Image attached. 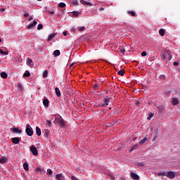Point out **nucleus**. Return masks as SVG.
<instances>
[{"mask_svg":"<svg viewBox=\"0 0 180 180\" xmlns=\"http://www.w3.org/2000/svg\"><path fill=\"white\" fill-rule=\"evenodd\" d=\"M160 56L165 63H168L170 60H172V54H171V51L168 50H163L160 53Z\"/></svg>","mask_w":180,"mask_h":180,"instance_id":"f257e3e1","label":"nucleus"},{"mask_svg":"<svg viewBox=\"0 0 180 180\" xmlns=\"http://www.w3.org/2000/svg\"><path fill=\"white\" fill-rule=\"evenodd\" d=\"M25 131H26L27 136H29L30 137H32V136H33V129L32 128L30 124H27L26 125Z\"/></svg>","mask_w":180,"mask_h":180,"instance_id":"f03ea898","label":"nucleus"},{"mask_svg":"<svg viewBox=\"0 0 180 180\" xmlns=\"http://www.w3.org/2000/svg\"><path fill=\"white\" fill-rule=\"evenodd\" d=\"M55 122L57 123L60 127H64V126H65V122L64 120H61L58 117L55 118Z\"/></svg>","mask_w":180,"mask_h":180,"instance_id":"7ed1b4c3","label":"nucleus"},{"mask_svg":"<svg viewBox=\"0 0 180 180\" xmlns=\"http://www.w3.org/2000/svg\"><path fill=\"white\" fill-rule=\"evenodd\" d=\"M166 176H167V178H169V179H174V178H175V176H176L175 172H172V171L167 172L166 173Z\"/></svg>","mask_w":180,"mask_h":180,"instance_id":"20e7f679","label":"nucleus"},{"mask_svg":"<svg viewBox=\"0 0 180 180\" xmlns=\"http://www.w3.org/2000/svg\"><path fill=\"white\" fill-rule=\"evenodd\" d=\"M30 151L33 154V155H38L39 152L37 151V148L34 146H30Z\"/></svg>","mask_w":180,"mask_h":180,"instance_id":"39448f33","label":"nucleus"},{"mask_svg":"<svg viewBox=\"0 0 180 180\" xmlns=\"http://www.w3.org/2000/svg\"><path fill=\"white\" fill-rule=\"evenodd\" d=\"M110 101V98L106 96L104 97V104H101V106H108L109 105V101Z\"/></svg>","mask_w":180,"mask_h":180,"instance_id":"423d86ee","label":"nucleus"},{"mask_svg":"<svg viewBox=\"0 0 180 180\" xmlns=\"http://www.w3.org/2000/svg\"><path fill=\"white\" fill-rule=\"evenodd\" d=\"M11 131H13V133H15L16 134H22V130L19 129L18 128L13 127L10 129Z\"/></svg>","mask_w":180,"mask_h":180,"instance_id":"0eeeda50","label":"nucleus"},{"mask_svg":"<svg viewBox=\"0 0 180 180\" xmlns=\"http://www.w3.org/2000/svg\"><path fill=\"white\" fill-rule=\"evenodd\" d=\"M56 180H65V177L63 176V174H58L56 175Z\"/></svg>","mask_w":180,"mask_h":180,"instance_id":"6e6552de","label":"nucleus"},{"mask_svg":"<svg viewBox=\"0 0 180 180\" xmlns=\"http://www.w3.org/2000/svg\"><path fill=\"white\" fill-rule=\"evenodd\" d=\"M131 178L136 180L140 179V176L134 172H131Z\"/></svg>","mask_w":180,"mask_h":180,"instance_id":"1a4fd4ad","label":"nucleus"},{"mask_svg":"<svg viewBox=\"0 0 180 180\" xmlns=\"http://www.w3.org/2000/svg\"><path fill=\"white\" fill-rule=\"evenodd\" d=\"M172 103L174 106H175L179 103V100L176 98H173L172 99Z\"/></svg>","mask_w":180,"mask_h":180,"instance_id":"9d476101","label":"nucleus"},{"mask_svg":"<svg viewBox=\"0 0 180 180\" xmlns=\"http://www.w3.org/2000/svg\"><path fill=\"white\" fill-rule=\"evenodd\" d=\"M20 142V139L19 137H15L12 139V143H13V144H19Z\"/></svg>","mask_w":180,"mask_h":180,"instance_id":"9b49d317","label":"nucleus"},{"mask_svg":"<svg viewBox=\"0 0 180 180\" xmlns=\"http://www.w3.org/2000/svg\"><path fill=\"white\" fill-rule=\"evenodd\" d=\"M36 25H37V21H34L32 24H30L28 27L27 29L29 30H30V29H33V27H34V26H36Z\"/></svg>","mask_w":180,"mask_h":180,"instance_id":"f8f14e48","label":"nucleus"},{"mask_svg":"<svg viewBox=\"0 0 180 180\" xmlns=\"http://www.w3.org/2000/svg\"><path fill=\"white\" fill-rule=\"evenodd\" d=\"M80 2L82 5H89V6H92V4H91V2L85 1L84 0H81Z\"/></svg>","mask_w":180,"mask_h":180,"instance_id":"ddd939ff","label":"nucleus"},{"mask_svg":"<svg viewBox=\"0 0 180 180\" xmlns=\"http://www.w3.org/2000/svg\"><path fill=\"white\" fill-rule=\"evenodd\" d=\"M54 37H56V33L51 34L48 37V41H51Z\"/></svg>","mask_w":180,"mask_h":180,"instance_id":"4468645a","label":"nucleus"},{"mask_svg":"<svg viewBox=\"0 0 180 180\" xmlns=\"http://www.w3.org/2000/svg\"><path fill=\"white\" fill-rule=\"evenodd\" d=\"M146 141H148V139L147 138H143L142 140H141L139 143V146H143Z\"/></svg>","mask_w":180,"mask_h":180,"instance_id":"2eb2a0df","label":"nucleus"},{"mask_svg":"<svg viewBox=\"0 0 180 180\" xmlns=\"http://www.w3.org/2000/svg\"><path fill=\"white\" fill-rule=\"evenodd\" d=\"M27 65H30V67H32V65H33V60L30 58H27Z\"/></svg>","mask_w":180,"mask_h":180,"instance_id":"dca6fc26","label":"nucleus"},{"mask_svg":"<svg viewBox=\"0 0 180 180\" xmlns=\"http://www.w3.org/2000/svg\"><path fill=\"white\" fill-rule=\"evenodd\" d=\"M55 91L57 96H61V91H60V89H58V87H56Z\"/></svg>","mask_w":180,"mask_h":180,"instance_id":"f3484780","label":"nucleus"},{"mask_svg":"<svg viewBox=\"0 0 180 180\" xmlns=\"http://www.w3.org/2000/svg\"><path fill=\"white\" fill-rule=\"evenodd\" d=\"M36 133L37 136H41V129L39 127H36Z\"/></svg>","mask_w":180,"mask_h":180,"instance_id":"a211bd4d","label":"nucleus"},{"mask_svg":"<svg viewBox=\"0 0 180 180\" xmlns=\"http://www.w3.org/2000/svg\"><path fill=\"white\" fill-rule=\"evenodd\" d=\"M7 161H8V158L6 157H3L0 160V164H5V162H6Z\"/></svg>","mask_w":180,"mask_h":180,"instance_id":"6ab92c4d","label":"nucleus"},{"mask_svg":"<svg viewBox=\"0 0 180 180\" xmlns=\"http://www.w3.org/2000/svg\"><path fill=\"white\" fill-rule=\"evenodd\" d=\"M43 103L45 108H49V99H44Z\"/></svg>","mask_w":180,"mask_h":180,"instance_id":"aec40b11","label":"nucleus"},{"mask_svg":"<svg viewBox=\"0 0 180 180\" xmlns=\"http://www.w3.org/2000/svg\"><path fill=\"white\" fill-rule=\"evenodd\" d=\"M47 175L51 178V176H53V170H51V169H47Z\"/></svg>","mask_w":180,"mask_h":180,"instance_id":"412c9836","label":"nucleus"},{"mask_svg":"<svg viewBox=\"0 0 180 180\" xmlns=\"http://www.w3.org/2000/svg\"><path fill=\"white\" fill-rule=\"evenodd\" d=\"M60 50H56L53 51L54 57H58V56H60Z\"/></svg>","mask_w":180,"mask_h":180,"instance_id":"4be33fe9","label":"nucleus"},{"mask_svg":"<svg viewBox=\"0 0 180 180\" xmlns=\"http://www.w3.org/2000/svg\"><path fill=\"white\" fill-rule=\"evenodd\" d=\"M23 168L25 171H29V165L27 164V162H25L23 164Z\"/></svg>","mask_w":180,"mask_h":180,"instance_id":"5701e85b","label":"nucleus"},{"mask_svg":"<svg viewBox=\"0 0 180 180\" xmlns=\"http://www.w3.org/2000/svg\"><path fill=\"white\" fill-rule=\"evenodd\" d=\"M159 34H160V36H165V30L164 29H160L159 30Z\"/></svg>","mask_w":180,"mask_h":180,"instance_id":"b1692460","label":"nucleus"},{"mask_svg":"<svg viewBox=\"0 0 180 180\" xmlns=\"http://www.w3.org/2000/svg\"><path fill=\"white\" fill-rule=\"evenodd\" d=\"M1 78H8V74L5 72H3L1 73Z\"/></svg>","mask_w":180,"mask_h":180,"instance_id":"393cba45","label":"nucleus"},{"mask_svg":"<svg viewBox=\"0 0 180 180\" xmlns=\"http://www.w3.org/2000/svg\"><path fill=\"white\" fill-rule=\"evenodd\" d=\"M77 30L78 32H84L85 30V26L78 27Z\"/></svg>","mask_w":180,"mask_h":180,"instance_id":"a878e982","label":"nucleus"},{"mask_svg":"<svg viewBox=\"0 0 180 180\" xmlns=\"http://www.w3.org/2000/svg\"><path fill=\"white\" fill-rule=\"evenodd\" d=\"M158 176H167V173L165 172L158 173Z\"/></svg>","mask_w":180,"mask_h":180,"instance_id":"bb28decb","label":"nucleus"},{"mask_svg":"<svg viewBox=\"0 0 180 180\" xmlns=\"http://www.w3.org/2000/svg\"><path fill=\"white\" fill-rule=\"evenodd\" d=\"M49 75V71L47 70H45L44 72H43V78H47V76Z\"/></svg>","mask_w":180,"mask_h":180,"instance_id":"cd10ccee","label":"nucleus"},{"mask_svg":"<svg viewBox=\"0 0 180 180\" xmlns=\"http://www.w3.org/2000/svg\"><path fill=\"white\" fill-rule=\"evenodd\" d=\"M0 54H3L4 56H8V51H4V50L0 49Z\"/></svg>","mask_w":180,"mask_h":180,"instance_id":"c85d7f7f","label":"nucleus"},{"mask_svg":"<svg viewBox=\"0 0 180 180\" xmlns=\"http://www.w3.org/2000/svg\"><path fill=\"white\" fill-rule=\"evenodd\" d=\"M118 75H120L121 77H123L124 75V70H120L117 72Z\"/></svg>","mask_w":180,"mask_h":180,"instance_id":"c756f323","label":"nucleus"},{"mask_svg":"<svg viewBox=\"0 0 180 180\" xmlns=\"http://www.w3.org/2000/svg\"><path fill=\"white\" fill-rule=\"evenodd\" d=\"M59 8H65V4L63 2H61L58 4Z\"/></svg>","mask_w":180,"mask_h":180,"instance_id":"7c9ffc66","label":"nucleus"},{"mask_svg":"<svg viewBox=\"0 0 180 180\" xmlns=\"http://www.w3.org/2000/svg\"><path fill=\"white\" fill-rule=\"evenodd\" d=\"M24 76H25V77H30V72L26 71V72L24 73Z\"/></svg>","mask_w":180,"mask_h":180,"instance_id":"2f4dec72","label":"nucleus"},{"mask_svg":"<svg viewBox=\"0 0 180 180\" xmlns=\"http://www.w3.org/2000/svg\"><path fill=\"white\" fill-rule=\"evenodd\" d=\"M43 29V24L38 25L37 30H41Z\"/></svg>","mask_w":180,"mask_h":180,"instance_id":"473e14b6","label":"nucleus"},{"mask_svg":"<svg viewBox=\"0 0 180 180\" xmlns=\"http://www.w3.org/2000/svg\"><path fill=\"white\" fill-rule=\"evenodd\" d=\"M153 116H154V114H153V113H149V115H148V120H150L151 119V117H153Z\"/></svg>","mask_w":180,"mask_h":180,"instance_id":"72a5a7b5","label":"nucleus"},{"mask_svg":"<svg viewBox=\"0 0 180 180\" xmlns=\"http://www.w3.org/2000/svg\"><path fill=\"white\" fill-rule=\"evenodd\" d=\"M46 126H51V121L46 120Z\"/></svg>","mask_w":180,"mask_h":180,"instance_id":"f704fd0d","label":"nucleus"},{"mask_svg":"<svg viewBox=\"0 0 180 180\" xmlns=\"http://www.w3.org/2000/svg\"><path fill=\"white\" fill-rule=\"evenodd\" d=\"M141 56H142V57H146V56H147V52L143 51V52L141 53Z\"/></svg>","mask_w":180,"mask_h":180,"instance_id":"c9c22d12","label":"nucleus"},{"mask_svg":"<svg viewBox=\"0 0 180 180\" xmlns=\"http://www.w3.org/2000/svg\"><path fill=\"white\" fill-rule=\"evenodd\" d=\"M18 88H19V89H20V91H22V90H23V86H22L21 84H18Z\"/></svg>","mask_w":180,"mask_h":180,"instance_id":"e433bc0d","label":"nucleus"},{"mask_svg":"<svg viewBox=\"0 0 180 180\" xmlns=\"http://www.w3.org/2000/svg\"><path fill=\"white\" fill-rule=\"evenodd\" d=\"M129 13H131V16H136V13H134V11H129Z\"/></svg>","mask_w":180,"mask_h":180,"instance_id":"4c0bfd02","label":"nucleus"},{"mask_svg":"<svg viewBox=\"0 0 180 180\" xmlns=\"http://www.w3.org/2000/svg\"><path fill=\"white\" fill-rule=\"evenodd\" d=\"M66 94H67V95H69V96H71V95H72V92H71L70 91H67Z\"/></svg>","mask_w":180,"mask_h":180,"instance_id":"58836bf2","label":"nucleus"},{"mask_svg":"<svg viewBox=\"0 0 180 180\" xmlns=\"http://www.w3.org/2000/svg\"><path fill=\"white\" fill-rule=\"evenodd\" d=\"M72 4L73 5H78V1L77 0H73Z\"/></svg>","mask_w":180,"mask_h":180,"instance_id":"ea45409f","label":"nucleus"},{"mask_svg":"<svg viewBox=\"0 0 180 180\" xmlns=\"http://www.w3.org/2000/svg\"><path fill=\"white\" fill-rule=\"evenodd\" d=\"M44 136L46 137H49V131H46L45 134H44Z\"/></svg>","mask_w":180,"mask_h":180,"instance_id":"a19ab883","label":"nucleus"},{"mask_svg":"<svg viewBox=\"0 0 180 180\" xmlns=\"http://www.w3.org/2000/svg\"><path fill=\"white\" fill-rule=\"evenodd\" d=\"M24 16L25 18H27V16H29V13H25Z\"/></svg>","mask_w":180,"mask_h":180,"instance_id":"79ce46f5","label":"nucleus"},{"mask_svg":"<svg viewBox=\"0 0 180 180\" xmlns=\"http://www.w3.org/2000/svg\"><path fill=\"white\" fill-rule=\"evenodd\" d=\"M174 65L178 66L179 65V63L178 62H174Z\"/></svg>","mask_w":180,"mask_h":180,"instance_id":"37998d69","label":"nucleus"},{"mask_svg":"<svg viewBox=\"0 0 180 180\" xmlns=\"http://www.w3.org/2000/svg\"><path fill=\"white\" fill-rule=\"evenodd\" d=\"M157 140V136H155L153 139L152 141H155Z\"/></svg>","mask_w":180,"mask_h":180,"instance_id":"c03bdc74","label":"nucleus"},{"mask_svg":"<svg viewBox=\"0 0 180 180\" xmlns=\"http://www.w3.org/2000/svg\"><path fill=\"white\" fill-rule=\"evenodd\" d=\"M139 165L141 166V167H143L144 164H143V162H141V163H139Z\"/></svg>","mask_w":180,"mask_h":180,"instance_id":"a18cd8bd","label":"nucleus"},{"mask_svg":"<svg viewBox=\"0 0 180 180\" xmlns=\"http://www.w3.org/2000/svg\"><path fill=\"white\" fill-rule=\"evenodd\" d=\"M94 89H96V88H98V84H94Z\"/></svg>","mask_w":180,"mask_h":180,"instance_id":"49530a36","label":"nucleus"},{"mask_svg":"<svg viewBox=\"0 0 180 180\" xmlns=\"http://www.w3.org/2000/svg\"><path fill=\"white\" fill-rule=\"evenodd\" d=\"M139 105H140V101H136V106H139Z\"/></svg>","mask_w":180,"mask_h":180,"instance_id":"de8ad7c7","label":"nucleus"},{"mask_svg":"<svg viewBox=\"0 0 180 180\" xmlns=\"http://www.w3.org/2000/svg\"><path fill=\"white\" fill-rule=\"evenodd\" d=\"M68 33L66 31L63 32V36H67Z\"/></svg>","mask_w":180,"mask_h":180,"instance_id":"09e8293b","label":"nucleus"},{"mask_svg":"<svg viewBox=\"0 0 180 180\" xmlns=\"http://www.w3.org/2000/svg\"><path fill=\"white\" fill-rule=\"evenodd\" d=\"M49 13H50V15H54L53 11H49Z\"/></svg>","mask_w":180,"mask_h":180,"instance_id":"8fccbe9b","label":"nucleus"},{"mask_svg":"<svg viewBox=\"0 0 180 180\" xmlns=\"http://www.w3.org/2000/svg\"><path fill=\"white\" fill-rule=\"evenodd\" d=\"M149 130H150V131H153V127H149Z\"/></svg>","mask_w":180,"mask_h":180,"instance_id":"3c124183","label":"nucleus"},{"mask_svg":"<svg viewBox=\"0 0 180 180\" xmlns=\"http://www.w3.org/2000/svg\"><path fill=\"white\" fill-rule=\"evenodd\" d=\"M30 21H32L33 20V17H30V19H29Z\"/></svg>","mask_w":180,"mask_h":180,"instance_id":"603ef678","label":"nucleus"},{"mask_svg":"<svg viewBox=\"0 0 180 180\" xmlns=\"http://www.w3.org/2000/svg\"><path fill=\"white\" fill-rule=\"evenodd\" d=\"M1 12H5V8H1Z\"/></svg>","mask_w":180,"mask_h":180,"instance_id":"864d4df0","label":"nucleus"},{"mask_svg":"<svg viewBox=\"0 0 180 180\" xmlns=\"http://www.w3.org/2000/svg\"><path fill=\"white\" fill-rule=\"evenodd\" d=\"M136 147H137V145H134L133 147V150H134V148H136Z\"/></svg>","mask_w":180,"mask_h":180,"instance_id":"5fc2aeb1","label":"nucleus"},{"mask_svg":"<svg viewBox=\"0 0 180 180\" xmlns=\"http://www.w3.org/2000/svg\"><path fill=\"white\" fill-rule=\"evenodd\" d=\"M125 50L124 49H122L121 50V53H124Z\"/></svg>","mask_w":180,"mask_h":180,"instance_id":"6e6d98bb","label":"nucleus"},{"mask_svg":"<svg viewBox=\"0 0 180 180\" xmlns=\"http://www.w3.org/2000/svg\"><path fill=\"white\" fill-rule=\"evenodd\" d=\"M74 66V63H72L71 65H70V67H73Z\"/></svg>","mask_w":180,"mask_h":180,"instance_id":"4d7b16f0","label":"nucleus"},{"mask_svg":"<svg viewBox=\"0 0 180 180\" xmlns=\"http://www.w3.org/2000/svg\"><path fill=\"white\" fill-rule=\"evenodd\" d=\"M100 11H103V8H100Z\"/></svg>","mask_w":180,"mask_h":180,"instance_id":"13d9d810","label":"nucleus"},{"mask_svg":"<svg viewBox=\"0 0 180 180\" xmlns=\"http://www.w3.org/2000/svg\"><path fill=\"white\" fill-rule=\"evenodd\" d=\"M2 42V39L0 38V43H1Z\"/></svg>","mask_w":180,"mask_h":180,"instance_id":"bf43d9fd","label":"nucleus"},{"mask_svg":"<svg viewBox=\"0 0 180 180\" xmlns=\"http://www.w3.org/2000/svg\"><path fill=\"white\" fill-rule=\"evenodd\" d=\"M37 171H41V169H37Z\"/></svg>","mask_w":180,"mask_h":180,"instance_id":"052dcab7","label":"nucleus"},{"mask_svg":"<svg viewBox=\"0 0 180 180\" xmlns=\"http://www.w3.org/2000/svg\"><path fill=\"white\" fill-rule=\"evenodd\" d=\"M112 180H115V177H112Z\"/></svg>","mask_w":180,"mask_h":180,"instance_id":"680f3d73","label":"nucleus"},{"mask_svg":"<svg viewBox=\"0 0 180 180\" xmlns=\"http://www.w3.org/2000/svg\"><path fill=\"white\" fill-rule=\"evenodd\" d=\"M75 15H78V13H76Z\"/></svg>","mask_w":180,"mask_h":180,"instance_id":"e2e57ef3","label":"nucleus"},{"mask_svg":"<svg viewBox=\"0 0 180 180\" xmlns=\"http://www.w3.org/2000/svg\"><path fill=\"white\" fill-rule=\"evenodd\" d=\"M37 1H41V0H37Z\"/></svg>","mask_w":180,"mask_h":180,"instance_id":"0e129e2a","label":"nucleus"}]
</instances>
